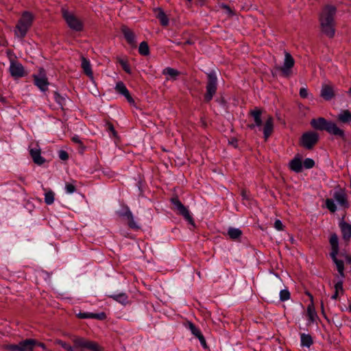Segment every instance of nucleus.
<instances>
[{
    "label": "nucleus",
    "mask_w": 351,
    "mask_h": 351,
    "mask_svg": "<svg viewBox=\"0 0 351 351\" xmlns=\"http://www.w3.org/2000/svg\"><path fill=\"white\" fill-rule=\"evenodd\" d=\"M73 341L75 343V348H77L78 351H84V349L90 351H102V348L95 341H88L81 337H75Z\"/></svg>",
    "instance_id": "nucleus-1"
},
{
    "label": "nucleus",
    "mask_w": 351,
    "mask_h": 351,
    "mask_svg": "<svg viewBox=\"0 0 351 351\" xmlns=\"http://www.w3.org/2000/svg\"><path fill=\"white\" fill-rule=\"evenodd\" d=\"M295 60L291 55L285 51V60L283 64L281 66H277L276 69L282 73V75L285 77H289L291 75V69L293 67Z\"/></svg>",
    "instance_id": "nucleus-2"
},
{
    "label": "nucleus",
    "mask_w": 351,
    "mask_h": 351,
    "mask_svg": "<svg viewBox=\"0 0 351 351\" xmlns=\"http://www.w3.org/2000/svg\"><path fill=\"white\" fill-rule=\"evenodd\" d=\"M217 90V76L214 72L208 74V83L205 99L209 101L212 99Z\"/></svg>",
    "instance_id": "nucleus-3"
},
{
    "label": "nucleus",
    "mask_w": 351,
    "mask_h": 351,
    "mask_svg": "<svg viewBox=\"0 0 351 351\" xmlns=\"http://www.w3.org/2000/svg\"><path fill=\"white\" fill-rule=\"evenodd\" d=\"M10 75L14 78H20L27 75L23 66L19 62L11 60L9 67Z\"/></svg>",
    "instance_id": "nucleus-4"
},
{
    "label": "nucleus",
    "mask_w": 351,
    "mask_h": 351,
    "mask_svg": "<svg viewBox=\"0 0 351 351\" xmlns=\"http://www.w3.org/2000/svg\"><path fill=\"white\" fill-rule=\"evenodd\" d=\"M171 202L176 209L179 211V213L182 215L190 224L194 226L195 224L193 217L188 209L181 203V202L177 198H173Z\"/></svg>",
    "instance_id": "nucleus-5"
},
{
    "label": "nucleus",
    "mask_w": 351,
    "mask_h": 351,
    "mask_svg": "<svg viewBox=\"0 0 351 351\" xmlns=\"http://www.w3.org/2000/svg\"><path fill=\"white\" fill-rule=\"evenodd\" d=\"M318 141V134L313 132L304 134L301 138V143L306 149H311Z\"/></svg>",
    "instance_id": "nucleus-6"
},
{
    "label": "nucleus",
    "mask_w": 351,
    "mask_h": 351,
    "mask_svg": "<svg viewBox=\"0 0 351 351\" xmlns=\"http://www.w3.org/2000/svg\"><path fill=\"white\" fill-rule=\"evenodd\" d=\"M336 14V8L334 5H326L321 14L319 22H334V16Z\"/></svg>",
    "instance_id": "nucleus-7"
},
{
    "label": "nucleus",
    "mask_w": 351,
    "mask_h": 351,
    "mask_svg": "<svg viewBox=\"0 0 351 351\" xmlns=\"http://www.w3.org/2000/svg\"><path fill=\"white\" fill-rule=\"evenodd\" d=\"M263 134L265 140L271 134L274 130V119L270 115L264 117Z\"/></svg>",
    "instance_id": "nucleus-8"
},
{
    "label": "nucleus",
    "mask_w": 351,
    "mask_h": 351,
    "mask_svg": "<svg viewBox=\"0 0 351 351\" xmlns=\"http://www.w3.org/2000/svg\"><path fill=\"white\" fill-rule=\"evenodd\" d=\"M121 32L128 44H130L132 47H136V35L134 32L125 25L122 26Z\"/></svg>",
    "instance_id": "nucleus-9"
},
{
    "label": "nucleus",
    "mask_w": 351,
    "mask_h": 351,
    "mask_svg": "<svg viewBox=\"0 0 351 351\" xmlns=\"http://www.w3.org/2000/svg\"><path fill=\"white\" fill-rule=\"evenodd\" d=\"M35 84L42 91H46L48 89V81L47 77L41 73L38 75H34Z\"/></svg>",
    "instance_id": "nucleus-10"
},
{
    "label": "nucleus",
    "mask_w": 351,
    "mask_h": 351,
    "mask_svg": "<svg viewBox=\"0 0 351 351\" xmlns=\"http://www.w3.org/2000/svg\"><path fill=\"white\" fill-rule=\"evenodd\" d=\"M333 197L337 204L343 207H348V203L346 197V195L342 190L336 191L334 193Z\"/></svg>",
    "instance_id": "nucleus-11"
},
{
    "label": "nucleus",
    "mask_w": 351,
    "mask_h": 351,
    "mask_svg": "<svg viewBox=\"0 0 351 351\" xmlns=\"http://www.w3.org/2000/svg\"><path fill=\"white\" fill-rule=\"evenodd\" d=\"M41 150L36 145V147H32L29 149L30 155L34 160V162L37 165H43L45 160L40 155Z\"/></svg>",
    "instance_id": "nucleus-12"
},
{
    "label": "nucleus",
    "mask_w": 351,
    "mask_h": 351,
    "mask_svg": "<svg viewBox=\"0 0 351 351\" xmlns=\"http://www.w3.org/2000/svg\"><path fill=\"white\" fill-rule=\"evenodd\" d=\"M186 326L191 330L192 334L199 339L201 344L204 347H205L206 346V340H205L204 336L202 335V332H200V330L197 328H196V326L192 322H187Z\"/></svg>",
    "instance_id": "nucleus-13"
},
{
    "label": "nucleus",
    "mask_w": 351,
    "mask_h": 351,
    "mask_svg": "<svg viewBox=\"0 0 351 351\" xmlns=\"http://www.w3.org/2000/svg\"><path fill=\"white\" fill-rule=\"evenodd\" d=\"M19 351H34V347L36 344V341L33 339H27L19 343Z\"/></svg>",
    "instance_id": "nucleus-14"
},
{
    "label": "nucleus",
    "mask_w": 351,
    "mask_h": 351,
    "mask_svg": "<svg viewBox=\"0 0 351 351\" xmlns=\"http://www.w3.org/2000/svg\"><path fill=\"white\" fill-rule=\"evenodd\" d=\"M330 121H326L324 118L319 117L313 119L311 121L312 127L316 130H326Z\"/></svg>",
    "instance_id": "nucleus-15"
},
{
    "label": "nucleus",
    "mask_w": 351,
    "mask_h": 351,
    "mask_svg": "<svg viewBox=\"0 0 351 351\" xmlns=\"http://www.w3.org/2000/svg\"><path fill=\"white\" fill-rule=\"evenodd\" d=\"M115 90L117 93L123 95L127 99V100L129 103H131V104L134 103V99L130 96L128 90L127 89L126 86H125V84L123 82H118L116 84Z\"/></svg>",
    "instance_id": "nucleus-16"
},
{
    "label": "nucleus",
    "mask_w": 351,
    "mask_h": 351,
    "mask_svg": "<svg viewBox=\"0 0 351 351\" xmlns=\"http://www.w3.org/2000/svg\"><path fill=\"white\" fill-rule=\"evenodd\" d=\"M81 67L83 69L84 73L91 80H93V73L91 68V64L90 61L86 59L85 57L82 56L81 57Z\"/></svg>",
    "instance_id": "nucleus-17"
},
{
    "label": "nucleus",
    "mask_w": 351,
    "mask_h": 351,
    "mask_svg": "<svg viewBox=\"0 0 351 351\" xmlns=\"http://www.w3.org/2000/svg\"><path fill=\"white\" fill-rule=\"evenodd\" d=\"M289 167L293 171L296 173L301 172L303 168L301 158L298 156H295L289 162Z\"/></svg>",
    "instance_id": "nucleus-18"
},
{
    "label": "nucleus",
    "mask_w": 351,
    "mask_h": 351,
    "mask_svg": "<svg viewBox=\"0 0 351 351\" xmlns=\"http://www.w3.org/2000/svg\"><path fill=\"white\" fill-rule=\"evenodd\" d=\"M62 15L65 22H81L80 20L77 19L75 15L72 11L68 10V8L63 7L62 8Z\"/></svg>",
    "instance_id": "nucleus-19"
},
{
    "label": "nucleus",
    "mask_w": 351,
    "mask_h": 351,
    "mask_svg": "<svg viewBox=\"0 0 351 351\" xmlns=\"http://www.w3.org/2000/svg\"><path fill=\"white\" fill-rule=\"evenodd\" d=\"M29 24L17 23L14 29L16 36L21 38L24 37L30 27Z\"/></svg>",
    "instance_id": "nucleus-20"
},
{
    "label": "nucleus",
    "mask_w": 351,
    "mask_h": 351,
    "mask_svg": "<svg viewBox=\"0 0 351 351\" xmlns=\"http://www.w3.org/2000/svg\"><path fill=\"white\" fill-rule=\"evenodd\" d=\"M180 73L178 70L171 67H167L162 71V74L166 76L167 80H176Z\"/></svg>",
    "instance_id": "nucleus-21"
},
{
    "label": "nucleus",
    "mask_w": 351,
    "mask_h": 351,
    "mask_svg": "<svg viewBox=\"0 0 351 351\" xmlns=\"http://www.w3.org/2000/svg\"><path fill=\"white\" fill-rule=\"evenodd\" d=\"M330 134L343 137L344 136V132L339 128L337 125L332 122H330L326 130Z\"/></svg>",
    "instance_id": "nucleus-22"
},
{
    "label": "nucleus",
    "mask_w": 351,
    "mask_h": 351,
    "mask_svg": "<svg viewBox=\"0 0 351 351\" xmlns=\"http://www.w3.org/2000/svg\"><path fill=\"white\" fill-rule=\"evenodd\" d=\"M119 216L125 217L128 220V225L132 228H138V226L134 221V217L130 212V210L128 209V208H125V210L123 213L119 212Z\"/></svg>",
    "instance_id": "nucleus-23"
},
{
    "label": "nucleus",
    "mask_w": 351,
    "mask_h": 351,
    "mask_svg": "<svg viewBox=\"0 0 351 351\" xmlns=\"http://www.w3.org/2000/svg\"><path fill=\"white\" fill-rule=\"evenodd\" d=\"M119 216L125 217L128 220V225L132 228H138V226L134 221V217L130 212V210L128 209V208H125V210L123 213L119 212Z\"/></svg>",
    "instance_id": "nucleus-24"
},
{
    "label": "nucleus",
    "mask_w": 351,
    "mask_h": 351,
    "mask_svg": "<svg viewBox=\"0 0 351 351\" xmlns=\"http://www.w3.org/2000/svg\"><path fill=\"white\" fill-rule=\"evenodd\" d=\"M320 29L324 34L328 37H332L335 34L333 23H321Z\"/></svg>",
    "instance_id": "nucleus-25"
},
{
    "label": "nucleus",
    "mask_w": 351,
    "mask_h": 351,
    "mask_svg": "<svg viewBox=\"0 0 351 351\" xmlns=\"http://www.w3.org/2000/svg\"><path fill=\"white\" fill-rule=\"evenodd\" d=\"M251 115L252 116L254 123V125H250L251 128H253L254 126L261 127L262 125V119L261 114L262 112L261 110L256 108L250 112Z\"/></svg>",
    "instance_id": "nucleus-26"
},
{
    "label": "nucleus",
    "mask_w": 351,
    "mask_h": 351,
    "mask_svg": "<svg viewBox=\"0 0 351 351\" xmlns=\"http://www.w3.org/2000/svg\"><path fill=\"white\" fill-rule=\"evenodd\" d=\"M330 244L331 245V252L330 256H334V255H337L339 252V242L337 236L334 234L330 236Z\"/></svg>",
    "instance_id": "nucleus-27"
},
{
    "label": "nucleus",
    "mask_w": 351,
    "mask_h": 351,
    "mask_svg": "<svg viewBox=\"0 0 351 351\" xmlns=\"http://www.w3.org/2000/svg\"><path fill=\"white\" fill-rule=\"evenodd\" d=\"M321 96L326 100L332 99L334 96L332 87L329 85H324L322 88Z\"/></svg>",
    "instance_id": "nucleus-28"
},
{
    "label": "nucleus",
    "mask_w": 351,
    "mask_h": 351,
    "mask_svg": "<svg viewBox=\"0 0 351 351\" xmlns=\"http://www.w3.org/2000/svg\"><path fill=\"white\" fill-rule=\"evenodd\" d=\"M154 14L159 20V22H169V19L162 8H155L154 10Z\"/></svg>",
    "instance_id": "nucleus-29"
},
{
    "label": "nucleus",
    "mask_w": 351,
    "mask_h": 351,
    "mask_svg": "<svg viewBox=\"0 0 351 351\" xmlns=\"http://www.w3.org/2000/svg\"><path fill=\"white\" fill-rule=\"evenodd\" d=\"M340 227L343 239L348 240L351 237V226L346 222H342L340 224Z\"/></svg>",
    "instance_id": "nucleus-30"
},
{
    "label": "nucleus",
    "mask_w": 351,
    "mask_h": 351,
    "mask_svg": "<svg viewBox=\"0 0 351 351\" xmlns=\"http://www.w3.org/2000/svg\"><path fill=\"white\" fill-rule=\"evenodd\" d=\"M338 120L342 123L351 122V112L348 110H341L338 115Z\"/></svg>",
    "instance_id": "nucleus-31"
},
{
    "label": "nucleus",
    "mask_w": 351,
    "mask_h": 351,
    "mask_svg": "<svg viewBox=\"0 0 351 351\" xmlns=\"http://www.w3.org/2000/svg\"><path fill=\"white\" fill-rule=\"evenodd\" d=\"M301 346L309 348L313 344L312 337L308 334L302 333L300 335Z\"/></svg>",
    "instance_id": "nucleus-32"
},
{
    "label": "nucleus",
    "mask_w": 351,
    "mask_h": 351,
    "mask_svg": "<svg viewBox=\"0 0 351 351\" xmlns=\"http://www.w3.org/2000/svg\"><path fill=\"white\" fill-rule=\"evenodd\" d=\"M333 262L335 263L337 271L339 275L341 277H344V264L342 261L338 260L337 258V255H334V256H331Z\"/></svg>",
    "instance_id": "nucleus-33"
},
{
    "label": "nucleus",
    "mask_w": 351,
    "mask_h": 351,
    "mask_svg": "<svg viewBox=\"0 0 351 351\" xmlns=\"http://www.w3.org/2000/svg\"><path fill=\"white\" fill-rule=\"evenodd\" d=\"M307 316L311 322L315 321L317 317L314 306L312 304L307 307Z\"/></svg>",
    "instance_id": "nucleus-34"
},
{
    "label": "nucleus",
    "mask_w": 351,
    "mask_h": 351,
    "mask_svg": "<svg viewBox=\"0 0 351 351\" xmlns=\"http://www.w3.org/2000/svg\"><path fill=\"white\" fill-rule=\"evenodd\" d=\"M110 297L121 304H125L128 301V296L124 293L112 295Z\"/></svg>",
    "instance_id": "nucleus-35"
},
{
    "label": "nucleus",
    "mask_w": 351,
    "mask_h": 351,
    "mask_svg": "<svg viewBox=\"0 0 351 351\" xmlns=\"http://www.w3.org/2000/svg\"><path fill=\"white\" fill-rule=\"evenodd\" d=\"M242 234V232L239 228H230L228 230V236L233 239L239 238Z\"/></svg>",
    "instance_id": "nucleus-36"
},
{
    "label": "nucleus",
    "mask_w": 351,
    "mask_h": 351,
    "mask_svg": "<svg viewBox=\"0 0 351 351\" xmlns=\"http://www.w3.org/2000/svg\"><path fill=\"white\" fill-rule=\"evenodd\" d=\"M138 51L143 56H147L149 53V46L146 42L143 41L140 43Z\"/></svg>",
    "instance_id": "nucleus-37"
},
{
    "label": "nucleus",
    "mask_w": 351,
    "mask_h": 351,
    "mask_svg": "<svg viewBox=\"0 0 351 351\" xmlns=\"http://www.w3.org/2000/svg\"><path fill=\"white\" fill-rule=\"evenodd\" d=\"M335 292L332 295V299L336 300L338 298L339 293H343V283L342 282H338L335 285Z\"/></svg>",
    "instance_id": "nucleus-38"
},
{
    "label": "nucleus",
    "mask_w": 351,
    "mask_h": 351,
    "mask_svg": "<svg viewBox=\"0 0 351 351\" xmlns=\"http://www.w3.org/2000/svg\"><path fill=\"white\" fill-rule=\"evenodd\" d=\"M54 193L49 190L45 194V202L47 204L50 205L52 204L54 202Z\"/></svg>",
    "instance_id": "nucleus-39"
},
{
    "label": "nucleus",
    "mask_w": 351,
    "mask_h": 351,
    "mask_svg": "<svg viewBox=\"0 0 351 351\" xmlns=\"http://www.w3.org/2000/svg\"><path fill=\"white\" fill-rule=\"evenodd\" d=\"M55 343L58 345L61 346L63 348H64L67 351H78L77 348H75V345L73 346H71L70 345L62 341V340L58 339L55 341Z\"/></svg>",
    "instance_id": "nucleus-40"
},
{
    "label": "nucleus",
    "mask_w": 351,
    "mask_h": 351,
    "mask_svg": "<svg viewBox=\"0 0 351 351\" xmlns=\"http://www.w3.org/2000/svg\"><path fill=\"white\" fill-rule=\"evenodd\" d=\"M34 20V16L32 13L29 12H24L21 18L18 21V22H32Z\"/></svg>",
    "instance_id": "nucleus-41"
},
{
    "label": "nucleus",
    "mask_w": 351,
    "mask_h": 351,
    "mask_svg": "<svg viewBox=\"0 0 351 351\" xmlns=\"http://www.w3.org/2000/svg\"><path fill=\"white\" fill-rule=\"evenodd\" d=\"M326 206L332 213L335 212L337 210L336 206L332 199H327L326 200Z\"/></svg>",
    "instance_id": "nucleus-42"
},
{
    "label": "nucleus",
    "mask_w": 351,
    "mask_h": 351,
    "mask_svg": "<svg viewBox=\"0 0 351 351\" xmlns=\"http://www.w3.org/2000/svg\"><path fill=\"white\" fill-rule=\"evenodd\" d=\"M315 162L311 158H306L302 163V166L306 169H311L314 167Z\"/></svg>",
    "instance_id": "nucleus-43"
},
{
    "label": "nucleus",
    "mask_w": 351,
    "mask_h": 351,
    "mask_svg": "<svg viewBox=\"0 0 351 351\" xmlns=\"http://www.w3.org/2000/svg\"><path fill=\"white\" fill-rule=\"evenodd\" d=\"M65 190L67 193L71 194L75 191L76 188L73 183L67 182L65 184Z\"/></svg>",
    "instance_id": "nucleus-44"
},
{
    "label": "nucleus",
    "mask_w": 351,
    "mask_h": 351,
    "mask_svg": "<svg viewBox=\"0 0 351 351\" xmlns=\"http://www.w3.org/2000/svg\"><path fill=\"white\" fill-rule=\"evenodd\" d=\"M290 298V293L287 289L281 290L280 292V298L282 301L289 300Z\"/></svg>",
    "instance_id": "nucleus-45"
},
{
    "label": "nucleus",
    "mask_w": 351,
    "mask_h": 351,
    "mask_svg": "<svg viewBox=\"0 0 351 351\" xmlns=\"http://www.w3.org/2000/svg\"><path fill=\"white\" fill-rule=\"evenodd\" d=\"M119 62L120 63V64L121 65L123 69L128 73H131V69L128 65V64L127 63V62L123 59H119Z\"/></svg>",
    "instance_id": "nucleus-46"
},
{
    "label": "nucleus",
    "mask_w": 351,
    "mask_h": 351,
    "mask_svg": "<svg viewBox=\"0 0 351 351\" xmlns=\"http://www.w3.org/2000/svg\"><path fill=\"white\" fill-rule=\"evenodd\" d=\"M69 27L76 32L81 31L83 29L82 23H69Z\"/></svg>",
    "instance_id": "nucleus-47"
},
{
    "label": "nucleus",
    "mask_w": 351,
    "mask_h": 351,
    "mask_svg": "<svg viewBox=\"0 0 351 351\" xmlns=\"http://www.w3.org/2000/svg\"><path fill=\"white\" fill-rule=\"evenodd\" d=\"M19 344H8L5 346V349L9 351H19Z\"/></svg>",
    "instance_id": "nucleus-48"
},
{
    "label": "nucleus",
    "mask_w": 351,
    "mask_h": 351,
    "mask_svg": "<svg viewBox=\"0 0 351 351\" xmlns=\"http://www.w3.org/2000/svg\"><path fill=\"white\" fill-rule=\"evenodd\" d=\"M274 228L279 231L283 230L284 226L280 220L276 219L274 222Z\"/></svg>",
    "instance_id": "nucleus-49"
},
{
    "label": "nucleus",
    "mask_w": 351,
    "mask_h": 351,
    "mask_svg": "<svg viewBox=\"0 0 351 351\" xmlns=\"http://www.w3.org/2000/svg\"><path fill=\"white\" fill-rule=\"evenodd\" d=\"M58 155H59V158L62 160H66L68 159L69 158V155L67 154L66 152L64 151V150H60L59 152H58Z\"/></svg>",
    "instance_id": "nucleus-50"
},
{
    "label": "nucleus",
    "mask_w": 351,
    "mask_h": 351,
    "mask_svg": "<svg viewBox=\"0 0 351 351\" xmlns=\"http://www.w3.org/2000/svg\"><path fill=\"white\" fill-rule=\"evenodd\" d=\"M91 318H95L97 319H104L106 318V314L104 313H101L98 314L91 313Z\"/></svg>",
    "instance_id": "nucleus-51"
},
{
    "label": "nucleus",
    "mask_w": 351,
    "mask_h": 351,
    "mask_svg": "<svg viewBox=\"0 0 351 351\" xmlns=\"http://www.w3.org/2000/svg\"><path fill=\"white\" fill-rule=\"evenodd\" d=\"M300 95L302 98H306L308 96L307 89L305 88H301L300 90Z\"/></svg>",
    "instance_id": "nucleus-52"
},
{
    "label": "nucleus",
    "mask_w": 351,
    "mask_h": 351,
    "mask_svg": "<svg viewBox=\"0 0 351 351\" xmlns=\"http://www.w3.org/2000/svg\"><path fill=\"white\" fill-rule=\"evenodd\" d=\"M79 317L80 318H91V313H80L78 315Z\"/></svg>",
    "instance_id": "nucleus-53"
},
{
    "label": "nucleus",
    "mask_w": 351,
    "mask_h": 351,
    "mask_svg": "<svg viewBox=\"0 0 351 351\" xmlns=\"http://www.w3.org/2000/svg\"><path fill=\"white\" fill-rule=\"evenodd\" d=\"M72 141L74 142V143H78V144H81L82 142L79 138L78 136H74L73 138H72Z\"/></svg>",
    "instance_id": "nucleus-54"
},
{
    "label": "nucleus",
    "mask_w": 351,
    "mask_h": 351,
    "mask_svg": "<svg viewBox=\"0 0 351 351\" xmlns=\"http://www.w3.org/2000/svg\"><path fill=\"white\" fill-rule=\"evenodd\" d=\"M108 130L110 131H111L114 135H115L116 132H115V130H114V127L112 126V125H111V124L108 125Z\"/></svg>",
    "instance_id": "nucleus-55"
},
{
    "label": "nucleus",
    "mask_w": 351,
    "mask_h": 351,
    "mask_svg": "<svg viewBox=\"0 0 351 351\" xmlns=\"http://www.w3.org/2000/svg\"><path fill=\"white\" fill-rule=\"evenodd\" d=\"M223 8H224V9H225V10H226L228 13H232V10H231V8H230V6H228V5H224V6H223Z\"/></svg>",
    "instance_id": "nucleus-56"
},
{
    "label": "nucleus",
    "mask_w": 351,
    "mask_h": 351,
    "mask_svg": "<svg viewBox=\"0 0 351 351\" xmlns=\"http://www.w3.org/2000/svg\"><path fill=\"white\" fill-rule=\"evenodd\" d=\"M36 346H40V348H42L43 349H45V348H46V347H45V344H44V343H38L37 341H36Z\"/></svg>",
    "instance_id": "nucleus-57"
},
{
    "label": "nucleus",
    "mask_w": 351,
    "mask_h": 351,
    "mask_svg": "<svg viewBox=\"0 0 351 351\" xmlns=\"http://www.w3.org/2000/svg\"><path fill=\"white\" fill-rule=\"evenodd\" d=\"M185 44H191V43L189 40H188L185 43Z\"/></svg>",
    "instance_id": "nucleus-58"
},
{
    "label": "nucleus",
    "mask_w": 351,
    "mask_h": 351,
    "mask_svg": "<svg viewBox=\"0 0 351 351\" xmlns=\"http://www.w3.org/2000/svg\"><path fill=\"white\" fill-rule=\"evenodd\" d=\"M349 93H350V94L351 95V88H350V90H349Z\"/></svg>",
    "instance_id": "nucleus-59"
},
{
    "label": "nucleus",
    "mask_w": 351,
    "mask_h": 351,
    "mask_svg": "<svg viewBox=\"0 0 351 351\" xmlns=\"http://www.w3.org/2000/svg\"><path fill=\"white\" fill-rule=\"evenodd\" d=\"M186 1L191 2L192 0H186Z\"/></svg>",
    "instance_id": "nucleus-60"
}]
</instances>
